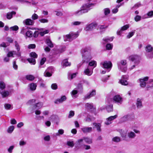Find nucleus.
Segmentation results:
<instances>
[{"label":"nucleus","instance_id":"1","mask_svg":"<svg viewBox=\"0 0 153 153\" xmlns=\"http://www.w3.org/2000/svg\"><path fill=\"white\" fill-rule=\"evenodd\" d=\"M83 53L82 55L84 62H88L92 59L91 53V50L86 48L83 50Z\"/></svg>","mask_w":153,"mask_h":153},{"label":"nucleus","instance_id":"2","mask_svg":"<svg viewBox=\"0 0 153 153\" xmlns=\"http://www.w3.org/2000/svg\"><path fill=\"white\" fill-rule=\"evenodd\" d=\"M79 36L77 33L70 32L68 34H67L64 37V40L65 41H71L76 39Z\"/></svg>","mask_w":153,"mask_h":153},{"label":"nucleus","instance_id":"3","mask_svg":"<svg viewBox=\"0 0 153 153\" xmlns=\"http://www.w3.org/2000/svg\"><path fill=\"white\" fill-rule=\"evenodd\" d=\"M147 52L146 56L148 58H152L153 57V48L150 45H147L146 48Z\"/></svg>","mask_w":153,"mask_h":153},{"label":"nucleus","instance_id":"4","mask_svg":"<svg viewBox=\"0 0 153 153\" xmlns=\"http://www.w3.org/2000/svg\"><path fill=\"white\" fill-rule=\"evenodd\" d=\"M100 64L103 68L109 69L110 70L108 71H110L112 66V64L109 61H105L103 62H101Z\"/></svg>","mask_w":153,"mask_h":153},{"label":"nucleus","instance_id":"5","mask_svg":"<svg viewBox=\"0 0 153 153\" xmlns=\"http://www.w3.org/2000/svg\"><path fill=\"white\" fill-rule=\"evenodd\" d=\"M129 59L133 62L135 64L138 65L140 62V58L137 55H132L129 57Z\"/></svg>","mask_w":153,"mask_h":153},{"label":"nucleus","instance_id":"6","mask_svg":"<svg viewBox=\"0 0 153 153\" xmlns=\"http://www.w3.org/2000/svg\"><path fill=\"white\" fill-rule=\"evenodd\" d=\"M92 5L91 4L88 3L83 4L80 7L85 13H87L91 9L90 8Z\"/></svg>","mask_w":153,"mask_h":153},{"label":"nucleus","instance_id":"7","mask_svg":"<svg viewBox=\"0 0 153 153\" xmlns=\"http://www.w3.org/2000/svg\"><path fill=\"white\" fill-rule=\"evenodd\" d=\"M97 25V23L95 22L92 23L87 25L84 29L86 31L92 30L95 29Z\"/></svg>","mask_w":153,"mask_h":153},{"label":"nucleus","instance_id":"8","mask_svg":"<svg viewBox=\"0 0 153 153\" xmlns=\"http://www.w3.org/2000/svg\"><path fill=\"white\" fill-rule=\"evenodd\" d=\"M149 79V77L146 76L139 79L140 82V85L141 87L143 88L146 87V82Z\"/></svg>","mask_w":153,"mask_h":153},{"label":"nucleus","instance_id":"9","mask_svg":"<svg viewBox=\"0 0 153 153\" xmlns=\"http://www.w3.org/2000/svg\"><path fill=\"white\" fill-rule=\"evenodd\" d=\"M127 75H123L122 76L121 79L119 80V82L122 85H126L128 84L127 79H128Z\"/></svg>","mask_w":153,"mask_h":153},{"label":"nucleus","instance_id":"10","mask_svg":"<svg viewBox=\"0 0 153 153\" xmlns=\"http://www.w3.org/2000/svg\"><path fill=\"white\" fill-rule=\"evenodd\" d=\"M134 119V116L133 115L127 114L124 115L121 118V120L125 122L128 120H131Z\"/></svg>","mask_w":153,"mask_h":153},{"label":"nucleus","instance_id":"11","mask_svg":"<svg viewBox=\"0 0 153 153\" xmlns=\"http://www.w3.org/2000/svg\"><path fill=\"white\" fill-rule=\"evenodd\" d=\"M117 117V115H115L113 116H111L106 119V121L105 122V124L108 125L111 123V121L114 120Z\"/></svg>","mask_w":153,"mask_h":153},{"label":"nucleus","instance_id":"12","mask_svg":"<svg viewBox=\"0 0 153 153\" xmlns=\"http://www.w3.org/2000/svg\"><path fill=\"white\" fill-rule=\"evenodd\" d=\"M81 130L84 134H87L92 132L93 128L91 127L84 126L81 128Z\"/></svg>","mask_w":153,"mask_h":153},{"label":"nucleus","instance_id":"13","mask_svg":"<svg viewBox=\"0 0 153 153\" xmlns=\"http://www.w3.org/2000/svg\"><path fill=\"white\" fill-rule=\"evenodd\" d=\"M23 23L27 25H32L34 22L32 19H27L24 20L23 22Z\"/></svg>","mask_w":153,"mask_h":153},{"label":"nucleus","instance_id":"14","mask_svg":"<svg viewBox=\"0 0 153 153\" xmlns=\"http://www.w3.org/2000/svg\"><path fill=\"white\" fill-rule=\"evenodd\" d=\"M93 69L91 68L89 66H88L87 68L84 70V73L87 76H90L93 73Z\"/></svg>","mask_w":153,"mask_h":153},{"label":"nucleus","instance_id":"15","mask_svg":"<svg viewBox=\"0 0 153 153\" xmlns=\"http://www.w3.org/2000/svg\"><path fill=\"white\" fill-rule=\"evenodd\" d=\"M83 139L82 138L78 139L76 141L75 145V147L77 149L80 148L82 145Z\"/></svg>","mask_w":153,"mask_h":153},{"label":"nucleus","instance_id":"16","mask_svg":"<svg viewBox=\"0 0 153 153\" xmlns=\"http://www.w3.org/2000/svg\"><path fill=\"white\" fill-rule=\"evenodd\" d=\"M113 100L116 102L120 104H121L123 101L122 98L118 95L114 96Z\"/></svg>","mask_w":153,"mask_h":153},{"label":"nucleus","instance_id":"17","mask_svg":"<svg viewBox=\"0 0 153 153\" xmlns=\"http://www.w3.org/2000/svg\"><path fill=\"white\" fill-rule=\"evenodd\" d=\"M96 94V91L93 90L89 94H87L85 96L84 98L85 99H89L91 97L95 96Z\"/></svg>","mask_w":153,"mask_h":153},{"label":"nucleus","instance_id":"18","mask_svg":"<svg viewBox=\"0 0 153 153\" xmlns=\"http://www.w3.org/2000/svg\"><path fill=\"white\" fill-rule=\"evenodd\" d=\"M127 136L129 138L133 139L135 138L136 135L134 132L130 131L128 132Z\"/></svg>","mask_w":153,"mask_h":153},{"label":"nucleus","instance_id":"19","mask_svg":"<svg viewBox=\"0 0 153 153\" xmlns=\"http://www.w3.org/2000/svg\"><path fill=\"white\" fill-rule=\"evenodd\" d=\"M11 92L10 91H1L0 94L1 95L3 98H5L8 96Z\"/></svg>","mask_w":153,"mask_h":153},{"label":"nucleus","instance_id":"20","mask_svg":"<svg viewBox=\"0 0 153 153\" xmlns=\"http://www.w3.org/2000/svg\"><path fill=\"white\" fill-rule=\"evenodd\" d=\"M66 97L65 96H63L60 99H57L55 102V103L56 104H58L62 102L63 101L65 100Z\"/></svg>","mask_w":153,"mask_h":153},{"label":"nucleus","instance_id":"21","mask_svg":"<svg viewBox=\"0 0 153 153\" xmlns=\"http://www.w3.org/2000/svg\"><path fill=\"white\" fill-rule=\"evenodd\" d=\"M14 45L16 49L18 52L16 54L18 56H20L21 53L20 52H19L20 50V46L18 43L16 41H15L14 42Z\"/></svg>","mask_w":153,"mask_h":153},{"label":"nucleus","instance_id":"22","mask_svg":"<svg viewBox=\"0 0 153 153\" xmlns=\"http://www.w3.org/2000/svg\"><path fill=\"white\" fill-rule=\"evenodd\" d=\"M136 104L137 108H140L142 107L143 105L141 99L140 98H137Z\"/></svg>","mask_w":153,"mask_h":153},{"label":"nucleus","instance_id":"23","mask_svg":"<svg viewBox=\"0 0 153 153\" xmlns=\"http://www.w3.org/2000/svg\"><path fill=\"white\" fill-rule=\"evenodd\" d=\"M62 65L63 68H64L68 66H70L71 65V63L69 62L67 60L65 59L63 60L62 62Z\"/></svg>","mask_w":153,"mask_h":153},{"label":"nucleus","instance_id":"24","mask_svg":"<svg viewBox=\"0 0 153 153\" xmlns=\"http://www.w3.org/2000/svg\"><path fill=\"white\" fill-rule=\"evenodd\" d=\"M16 13L15 11H12L8 13L7 14V18L8 19H11L13 17V15H15Z\"/></svg>","mask_w":153,"mask_h":153},{"label":"nucleus","instance_id":"25","mask_svg":"<svg viewBox=\"0 0 153 153\" xmlns=\"http://www.w3.org/2000/svg\"><path fill=\"white\" fill-rule=\"evenodd\" d=\"M113 39V37H106V38H104L102 39L103 42L102 43L103 44H105L106 43L110 41H112Z\"/></svg>","mask_w":153,"mask_h":153},{"label":"nucleus","instance_id":"26","mask_svg":"<svg viewBox=\"0 0 153 153\" xmlns=\"http://www.w3.org/2000/svg\"><path fill=\"white\" fill-rule=\"evenodd\" d=\"M82 139H83V140H84L86 143L88 144H91L92 142V139L88 137H84L82 138Z\"/></svg>","mask_w":153,"mask_h":153},{"label":"nucleus","instance_id":"27","mask_svg":"<svg viewBox=\"0 0 153 153\" xmlns=\"http://www.w3.org/2000/svg\"><path fill=\"white\" fill-rule=\"evenodd\" d=\"M84 13L80 8V10H76L74 12V14L76 16H80Z\"/></svg>","mask_w":153,"mask_h":153},{"label":"nucleus","instance_id":"28","mask_svg":"<svg viewBox=\"0 0 153 153\" xmlns=\"http://www.w3.org/2000/svg\"><path fill=\"white\" fill-rule=\"evenodd\" d=\"M29 87L31 90L34 91L36 89L37 85L36 84L31 83L29 85Z\"/></svg>","mask_w":153,"mask_h":153},{"label":"nucleus","instance_id":"29","mask_svg":"<svg viewBox=\"0 0 153 153\" xmlns=\"http://www.w3.org/2000/svg\"><path fill=\"white\" fill-rule=\"evenodd\" d=\"M93 125L96 128L97 131L100 132L101 131V125L100 123H94Z\"/></svg>","mask_w":153,"mask_h":153},{"label":"nucleus","instance_id":"30","mask_svg":"<svg viewBox=\"0 0 153 153\" xmlns=\"http://www.w3.org/2000/svg\"><path fill=\"white\" fill-rule=\"evenodd\" d=\"M43 104L42 102H39L36 103L33 106V108L35 109H39L41 108Z\"/></svg>","mask_w":153,"mask_h":153},{"label":"nucleus","instance_id":"31","mask_svg":"<svg viewBox=\"0 0 153 153\" xmlns=\"http://www.w3.org/2000/svg\"><path fill=\"white\" fill-rule=\"evenodd\" d=\"M121 68H120L119 66V65H118V68L121 71L125 72L126 71L127 68V66L126 65L124 66L123 65H121Z\"/></svg>","mask_w":153,"mask_h":153},{"label":"nucleus","instance_id":"32","mask_svg":"<svg viewBox=\"0 0 153 153\" xmlns=\"http://www.w3.org/2000/svg\"><path fill=\"white\" fill-rule=\"evenodd\" d=\"M127 64V62L126 60H122L117 63V65H119L120 68H121V65H126Z\"/></svg>","mask_w":153,"mask_h":153},{"label":"nucleus","instance_id":"33","mask_svg":"<svg viewBox=\"0 0 153 153\" xmlns=\"http://www.w3.org/2000/svg\"><path fill=\"white\" fill-rule=\"evenodd\" d=\"M46 42L48 45L51 48H52L53 47V45L50 39H46Z\"/></svg>","mask_w":153,"mask_h":153},{"label":"nucleus","instance_id":"34","mask_svg":"<svg viewBox=\"0 0 153 153\" xmlns=\"http://www.w3.org/2000/svg\"><path fill=\"white\" fill-rule=\"evenodd\" d=\"M5 87V83L2 82H0V92L2 91Z\"/></svg>","mask_w":153,"mask_h":153},{"label":"nucleus","instance_id":"35","mask_svg":"<svg viewBox=\"0 0 153 153\" xmlns=\"http://www.w3.org/2000/svg\"><path fill=\"white\" fill-rule=\"evenodd\" d=\"M25 77L27 79L30 81H32L34 79V77L31 75H27Z\"/></svg>","mask_w":153,"mask_h":153},{"label":"nucleus","instance_id":"36","mask_svg":"<svg viewBox=\"0 0 153 153\" xmlns=\"http://www.w3.org/2000/svg\"><path fill=\"white\" fill-rule=\"evenodd\" d=\"M106 109L108 112L112 111L113 110L112 105L111 104L107 106L106 107Z\"/></svg>","mask_w":153,"mask_h":153},{"label":"nucleus","instance_id":"37","mask_svg":"<svg viewBox=\"0 0 153 153\" xmlns=\"http://www.w3.org/2000/svg\"><path fill=\"white\" fill-rule=\"evenodd\" d=\"M27 60L30 63L33 65H35L36 61L35 59L34 58H28Z\"/></svg>","mask_w":153,"mask_h":153},{"label":"nucleus","instance_id":"38","mask_svg":"<svg viewBox=\"0 0 153 153\" xmlns=\"http://www.w3.org/2000/svg\"><path fill=\"white\" fill-rule=\"evenodd\" d=\"M112 140L114 142H118L120 141L121 139L120 137L116 136L113 137L112 139Z\"/></svg>","mask_w":153,"mask_h":153},{"label":"nucleus","instance_id":"39","mask_svg":"<svg viewBox=\"0 0 153 153\" xmlns=\"http://www.w3.org/2000/svg\"><path fill=\"white\" fill-rule=\"evenodd\" d=\"M52 74L46 70L44 73V75L45 77H50L52 76Z\"/></svg>","mask_w":153,"mask_h":153},{"label":"nucleus","instance_id":"40","mask_svg":"<svg viewBox=\"0 0 153 153\" xmlns=\"http://www.w3.org/2000/svg\"><path fill=\"white\" fill-rule=\"evenodd\" d=\"M46 70L50 72L52 74H53V72L54 71V68L52 66H50L48 68L46 69Z\"/></svg>","mask_w":153,"mask_h":153},{"label":"nucleus","instance_id":"41","mask_svg":"<svg viewBox=\"0 0 153 153\" xmlns=\"http://www.w3.org/2000/svg\"><path fill=\"white\" fill-rule=\"evenodd\" d=\"M64 133V130L62 129H59L58 131V132L56 133V136H59L60 135Z\"/></svg>","mask_w":153,"mask_h":153},{"label":"nucleus","instance_id":"42","mask_svg":"<svg viewBox=\"0 0 153 153\" xmlns=\"http://www.w3.org/2000/svg\"><path fill=\"white\" fill-rule=\"evenodd\" d=\"M81 23V22H80L75 21L72 22L71 24L72 26H77L79 25Z\"/></svg>","mask_w":153,"mask_h":153},{"label":"nucleus","instance_id":"43","mask_svg":"<svg viewBox=\"0 0 153 153\" xmlns=\"http://www.w3.org/2000/svg\"><path fill=\"white\" fill-rule=\"evenodd\" d=\"M39 21L42 23H47L48 22V19L44 18H42L40 19L39 20Z\"/></svg>","mask_w":153,"mask_h":153},{"label":"nucleus","instance_id":"44","mask_svg":"<svg viewBox=\"0 0 153 153\" xmlns=\"http://www.w3.org/2000/svg\"><path fill=\"white\" fill-rule=\"evenodd\" d=\"M89 65L91 66H94V67H95L97 66V62L96 61H92L89 63Z\"/></svg>","mask_w":153,"mask_h":153},{"label":"nucleus","instance_id":"45","mask_svg":"<svg viewBox=\"0 0 153 153\" xmlns=\"http://www.w3.org/2000/svg\"><path fill=\"white\" fill-rule=\"evenodd\" d=\"M85 106L88 109H91L93 107L92 104L87 103L85 104Z\"/></svg>","mask_w":153,"mask_h":153},{"label":"nucleus","instance_id":"46","mask_svg":"<svg viewBox=\"0 0 153 153\" xmlns=\"http://www.w3.org/2000/svg\"><path fill=\"white\" fill-rule=\"evenodd\" d=\"M30 55L31 57H33L34 59L37 57V54L34 52H32L30 53Z\"/></svg>","mask_w":153,"mask_h":153},{"label":"nucleus","instance_id":"47","mask_svg":"<svg viewBox=\"0 0 153 153\" xmlns=\"http://www.w3.org/2000/svg\"><path fill=\"white\" fill-rule=\"evenodd\" d=\"M13 68L15 70H17L18 68V66L16 64V62L13 61Z\"/></svg>","mask_w":153,"mask_h":153},{"label":"nucleus","instance_id":"48","mask_svg":"<svg viewBox=\"0 0 153 153\" xmlns=\"http://www.w3.org/2000/svg\"><path fill=\"white\" fill-rule=\"evenodd\" d=\"M129 27V25L128 24H127L122 27L121 29V30L123 31L127 30Z\"/></svg>","mask_w":153,"mask_h":153},{"label":"nucleus","instance_id":"49","mask_svg":"<svg viewBox=\"0 0 153 153\" xmlns=\"http://www.w3.org/2000/svg\"><path fill=\"white\" fill-rule=\"evenodd\" d=\"M104 12L105 15H107L110 13V10L108 8H106L104 9Z\"/></svg>","mask_w":153,"mask_h":153},{"label":"nucleus","instance_id":"50","mask_svg":"<svg viewBox=\"0 0 153 153\" xmlns=\"http://www.w3.org/2000/svg\"><path fill=\"white\" fill-rule=\"evenodd\" d=\"M4 107L5 109L8 110L11 109V105L10 104L6 103L4 105Z\"/></svg>","mask_w":153,"mask_h":153},{"label":"nucleus","instance_id":"51","mask_svg":"<svg viewBox=\"0 0 153 153\" xmlns=\"http://www.w3.org/2000/svg\"><path fill=\"white\" fill-rule=\"evenodd\" d=\"M27 27H23L20 33L23 34H26V33L27 31Z\"/></svg>","mask_w":153,"mask_h":153},{"label":"nucleus","instance_id":"52","mask_svg":"<svg viewBox=\"0 0 153 153\" xmlns=\"http://www.w3.org/2000/svg\"><path fill=\"white\" fill-rule=\"evenodd\" d=\"M14 129V127L13 126H10L7 129V132L9 133H11Z\"/></svg>","mask_w":153,"mask_h":153},{"label":"nucleus","instance_id":"53","mask_svg":"<svg viewBox=\"0 0 153 153\" xmlns=\"http://www.w3.org/2000/svg\"><path fill=\"white\" fill-rule=\"evenodd\" d=\"M67 145L71 147H73L74 146V143L73 141H68L67 142Z\"/></svg>","mask_w":153,"mask_h":153},{"label":"nucleus","instance_id":"54","mask_svg":"<svg viewBox=\"0 0 153 153\" xmlns=\"http://www.w3.org/2000/svg\"><path fill=\"white\" fill-rule=\"evenodd\" d=\"M113 45L111 44L108 43L107 44L106 46V49L107 50H110L112 48Z\"/></svg>","mask_w":153,"mask_h":153},{"label":"nucleus","instance_id":"55","mask_svg":"<svg viewBox=\"0 0 153 153\" xmlns=\"http://www.w3.org/2000/svg\"><path fill=\"white\" fill-rule=\"evenodd\" d=\"M33 32L30 30H28L26 33V35L28 37L32 36L33 34Z\"/></svg>","mask_w":153,"mask_h":153},{"label":"nucleus","instance_id":"56","mask_svg":"<svg viewBox=\"0 0 153 153\" xmlns=\"http://www.w3.org/2000/svg\"><path fill=\"white\" fill-rule=\"evenodd\" d=\"M19 27L17 25H15L10 27V29L13 31H17L19 29Z\"/></svg>","mask_w":153,"mask_h":153},{"label":"nucleus","instance_id":"57","mask_svg":"<svg viewBox=\"0 0 153 153\" xmlns=\"http://www.w3.org/2000/svg\"><path fill=\"white\" fill-rule=\"evenodd\" d=\"M74 115V111H71L69 112V114L68 116V118H71L73 117Z\"/></svg>","mask_w":153,"mask_h":153},{"label":"nucleus","instance_id":"58","mask_svg":"<svg viewBox=\"0 0 153 153\" xmlns=\"http://www.w3.org/2000/svg\"><path fill=\"white\" fill-rule=\"evenodd\" d=\"M135 33L134 31H133L131 32H129L128 33V34L127 36V38L128 39H129L132 36H133Z\"/></svg>","mask_w":153,"mask_h":153},{"label":"nucleus","instance_id":"59","mask_svg":"<svg viewBox=\"0 0 153 153\" xmlns=\"http://www.w3.org/2000/svg\"><path fill=\"white\" fill-rule=\"evenodd\" d=\"M39 16L38 15L34 13L32 16V18L33 20H35L38 18Z\"/></svg>","mask_w":153,"mask_h":153},{"label":"nucleus","instance_id":"60","mask_svg":"<svg viewBox=\"0 0 153 153\" xmlns=\"http://www.w3.org/2000/svg\"><path fill=\"white\" fill-rule=\"evenodd\" d=\"M49 30H46L44 31L41 32L39 33L40 35L42 36H43L45 34L48 33H49Z\"/></svg>","mask_w":153,"mask_h":153},{"label":"nucleus","instance_id":"61","mask_svg":"<svg viewBox=\"0 0 153 153\" xmlns=\"http://www.w3.org/2000/svg\"><path fill=\"white\" fill-rule=\"evenodd\" d=\"M14 146H10L8 149V152L9 153H11L12 152V150L14 148Z\"/></svg>","mask_w":153,"mask_h":153},{"label":"nucleus","instance_id":"62","mask_svg":"<svg viewBox=\"0 0 153 153\" xmlns=\"http://www.w3.org/2000/svg\"><path fill=\"white\" fill-rule=\"evenodd\" d=\"M51 88L53 90H56L57 88V85L56 83H53L52 84Z\"/></svg>","mask_w":153,"mask_h":153},{"label":"nucleus","instance_id":"63","mask_svg":"<svg viewBox=\"0 0 153 153\" xmlns=\"http://www.w3.org/2000/svg\"><path fill=\"white\" fill-rule=\"evenodd\" d=\"M44 140L46 141H49L50 140V137L48 135L45 136L44 138Z\"/></svg>","mask_w":153,"mask_h":153},{"label":"nucleus","instance_id":"64","mask_svg":"<svg viewBox=\"0 0 153 153\" xmlns=\"http://www.w3.org/2000/svg\"><path fill=\"white\" fill-rule=\"evenodd\" d=\"M147 15L149 17H152L153 16V11L149 12L147 13Z\"/></svg>","mask_w":153,"mask_h":153}]
</instances>
